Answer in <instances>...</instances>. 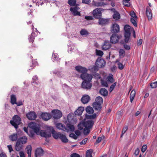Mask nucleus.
Returning <instances> with one entry per match:
<instances>
[{"mask_svg":"<svg viewBox=\"0 0 157 157\" xmlns=\"http://www.w3.org/2000/svg\"><path fill=\"white\" fill-rule=\"evenodd\" d=\"M80 33L82 35H86L87 34V32L86 30L82 29L80 31Z\"/></svg>","mask_w":157,"mask_h":157,"instance_id":"052dcab7","label":"nucleus"},{"mask_svg":"<svg viewBox=\"0 0 157 157\" xmlns=\"http://www.w3.org/2000/svg\"><path fill=\"white\" fill-rule=\"evenodd\" d=\"M93 151L92 150H88L87 151L86 155V157H92V153Z\"/></svg>","mask_w":157,"mask_h":157,"instance_id":"e433bc0d","label":"nucleus"},{"mask_svg":"<svg viewBox=\"0 0 157 157\" xmlns=\"http://www.w3.org/2000/svg\"><path fill=\"white\" fill-rule=\"evenodd\" d=\"M150 86L152 88H156L157 86V81L153 82H152Z\"/></svg>","mask_w":157,"mask_h":157,"instance_id":"de8ad7c7","label":"nucleus"},{"mask_svg":"<svg viewBox=\"0 0 157 157\" xmlns=\"http://www.w3.org/2000/svg\"><path fill=\"white\" fill-rule=\"evenodd\" d=\"M96 65L97 67L101 68L104 67L105 64V61L101 57L98 58L96 62Z\"/></svg>","mask_w":157,"mask_h":157,"instance_id":"0eeeda50","label":"nucleus"},{"mask_svg":"<svg viewBox=\"0 0 157 157\" xmlns=\"http://www.w3.org/2000/svg\"><path fill=\"white\" fill-rule=\"evenodd\" d=\"M136 94V91L134 90H132L130 94V101L132 102Z\"/></svg>","mask_w":157,"mask_h":157,"instance_id":"c756f323","label":"nucleus"},{"mask_svg":"<svg viewBox=\"0 0 157 157\" xmlns=\"http://www.w3.org/2000/svg\"><path fill=\"white\" fill-rule=\"evenodd\" d=\"M90 100V97L87 95H83L81 99L82 102L84 104L87 103Z\"/></svg>","mask_w":157,"mask_h":157,"instance_id":"6ab92c4d","label":"nucleus"},{"mask_svg":"<svg viewBox=\"0 0 157 157\" xmlns=\"http://www.w3.org/2000/svg\"><path fill=\"white\" fill-rule=\"evenodd\" d=\"M147 149V146L146 145H144L141 148V151L142 152H144Z\"/></svg>","mask_w":157,"mask_h":157,"instance_id":"680f3d73","label":"nucleus"},{"mask_svg":"<svg viewBox=\"0 0 157 157\" xmlns=\"http://www.w3.org/2000/svg\"><path fill=\"white\" fill-rule=\"evenodd\" d=\"M41 117L44 121H47L51 118L52 116L49 113H44L41 114Z\"/></svg>","mask_w":157,"mask_h":157,"instance_id":"f3484780","label":"nucleus"},{"mask_svg":"<svg viewBox=\"0 0 157 157\" xmlns=\"http://www.w3.org/2000/svg\"><path fill=\"white\" fill-rule=\"evenodd\" d=\"M75 134L76 136H77V137L79 136L81 134V132L79 130H75Z\"/></svg>","mask_w":157,"mask_h":157,"instance_id":"e2e57ef3","label":"nucleus"},{"mask_svg":"<svg viewBox=\"0 0 157 157\" xmlns=\"http://www.w3.org/2000/svg\"><path fill=\"white\" fill-rule=\"evenodd\" d=\"M130 0H124L123 1V5L127 6H129L130 5V3L129 2Z\"/></svg>","mask_w":157,"mask_h":157,"instance_id":"37998d69","label":"nucleus"},{"mask_svg":"<svg viewBox=\"0 0 157 157\" xmlns=\"http://www.w3.org/2000/svg\"><path fill=\"white\" fill-rule=\"evenodd\" d=\"M68 121L70 123L74 124L76 123L77 120L75 118H74L73 115L69 114L67 116Z\"/></svg>","mask_w":157,"mask_h":157,"instance_id":"dca6fc26","label":"nucleus"},{"mask_svg":"<svg viewBox=\"0 0 157 157\" xmlns=\"http://www.w3.org/2000/svg\"><path fill=\"white\" fill-rule=\"evenodd\" d=\"M17 134L16 133H13L12 135H11L10 136L9 138L10 140L13 141H15L17 140V138L18 137L17 136Z\"/></svg>","mask_w":157,"mask_h":157,"instance_id":"cd10ccee","label":"nucleus"},{"mask_svg":"<svg viewBox=\"0 0 157 157\" xmlns=\"http://www.w3.org/2000/svg\"><path fill=\"white\" fill-rule=\"evenodd\" d=\"M29 127L32 129L34 132L42 137H47L51 136V131L52 127H49L45 130H40L39 125L36 123L31 122L29 124Z\"/></svg>","mask_w":157,"mask_h":157,"instance_id":"f257e3e1","label":"nucleus"},{"mask_svg":"<svg viewBox=\"0 0 157 157\" xmlns=\"http://www.w3.org/2000/svg\"><path fill=\"white\" fill-rule=\"evenodd\" d=\"M52 116L55 119H58L61 117L62 114L61 112L59 110L55 109L52 111Z\"/></svg>","mask_w":157,"mask_h":157,"instance_id":"423d86ee","label":"nucleus"},{"mask_svg":"<svg viewBox=\"0 0 157 157\" xmlns=\"http://www.w3.org/2000/svg\"><path fill=\"white\" fill-rule=\"evenodd\" d=\"M140 152L139 149L138 148H137L135 151L134 154L136 155H138Z\"/></svg>","mask_w":157,"mask_h":157,"instance_id":"774afa93","label":"nucleus"},{"mask_svg":"<svg viewBox=\"0 0 157 157\" xmlns=\"http://www.w3.org/2000/svg\"><path fill=\"white\" fill-rule=\"evenodd\" d=\"M26 117L29 120H35L37 117V115L34 112L31 111L26 114Z\"/></svg>","mask_w":157,"mask_h":157,"instance_id":"9d476101","label":"nucleus"},{"mask_svg":"<svg viewBox=\"0 0 157 157\" xmlns=\"http://www.w3.org/2000/svg\"><path fill=\"white\" fill-rule=\"evenodd\" d=\"M137 19H136V18H131L130 21L132 24L133 25L135 26L136 27L137 26V23L136 22V21L137 20Z\"/></svg>","mask_w":157,"mask_h":157,"instance_id":"58836bf2","label":"nucleus"},{"mask_svg":"<svg viewBox=\"0 0 157 157\" xmlns=\"http://www.w3.org/2000/svg\"><path fill=\"white\" fill-rule=\"evenodd\" d=\"M25 150L28 155H31V151L32 150V147L31 145H28L27 146Z\"/></svg>","mask_w":157,"mask_h":157,"instance_id":"2f4dec72","label":"nucleus"},{"mask_svg":"<svg viewBox=\"0 0 157 157\" xmlns=\"http://www.w3.org/2000/svg\"><path fill=\"white\" fill-rule=\"evenodd\" d=\"M94 124V122L91 120H89L86 122L82 121L78 125V128L79 130H82L84 128V134L87 135L90 132V129L91 128Z\"/></svg>","mask_w":157,"mask_h":157,"instance_id":"f03ea898","label":"nucleus"},{"mask_svg":"<svg viewBox=\"0 0 157 157\" xmlns=\"http://www.w3.org/2000/svg\"><path fill=\"white\" fill-rule=\"evenodd\" d=\"M92 14L94 18L99 19L101 16V10L100 9H96L93 11Z\"/></svg>","mask_w":157,"mask_h":157,"instance_id":"6e6552de","label":"nucleus"},{"mask_svg":"<svg viewBox=\"0 0 157 157\" xmlns=\"http://www.w3.org/2000/svg\"><path fill=\"white\" fill-rule=\"evenodd\" d=\"M120 31L119 25L116 23L113 24L111 27V31L113 33H118Z\"/></svg>","mask_w":157,"mask_h":157,"instance_id":"9b49d317","label":"nucleus"},{"mask_svg":"<svg viewBox=\"0 0 157 157\" xmlns=\"http://www.w3.org/2000/svg\"><path fill=\"white\" fill-rule=\"evenodd\" d=\"M78 8L77 6L71 7L70 10L74 16H80V12L78 11Z\"/></svg>","mask_w":157,"mask_h":157,"instance_id":"ddd939ff","label":"nucleus"},{"mask_svg":"<svg viewBox=\"0 0 157 157\" xmlns=\"http://www.w3.org/2000/svg\"><path fill=\"white\" fill-rule=\"evenodd\" d=\"M59 139L61 140V141L64 143H67L68 142V140L66 136L64 134L61 133Z\"/></svg>","mask_w":157,"mask_h":157,"instance_id":"a878e982","label":"nucleus"},{"mask_svg":"<svg viewBox=\"0 0 157 157\" xmlns=\"http://www.w3.org/2000/svg\"><path fill=\"white\" fill-rule=\"evenodd\" d=\"M118 67L120 70L123 69L124 67V66L120 62H118L117 64Z\"/></svg>","mask_w":157,"mask_h":157,"instance_id":"09e8293b","label":"nucleus"},{"mask_svg":"<svg viewBox=\"0 0 157 157\" xmlns=\"http://www.w3.org/2000/svg\"><path fill=\"white\" fill-rule=\"evenodd\" d=\"M56 126L59 129L62 130L64 131L68 132V130L66 128L65 126L61 123H58L56 124Z\"/></svg>","mask_w":157,"mask_h":157,"instance_id":"aec40b11","label":"nucleus"},{"mask_svg":"<svg viewBox=\"0 0 157 157\" xmlns=\"http://www.w3.org/2000/svg\"><path fill=\"white\" fill-rule=\"evenodd\" d=\"M102 138L101 137H98L97 139L95 144H97L100 143L102 140Z\"/></svg>","mask_w":157,"mask_h":157,"instance_id":"13d9d810","label":"nucleus"},{"mask_svg":"<svg viewBox=\"0 0 157 157\" xmlns=\"http://www.w3.org/2000/svg\"><path fill=\"white\" fill-rule=\"evenodd\" d=\"M10 99V102L12 105H14L16 103V98L15 95L13 94L11 96Z\"/></svg>","mask_w":157,"mask_h":157,"instance_id":"7c9ffc66","label":"nucleus"},{"mask_svg":"<svg viewBox=\"0 0 157 157\" xmlns=\"http://www.w3.org/2000/svg\"><path fill=\"white\" fill-rule=\"evenodd\" d=\"M96 55L100 56H102L103 54V52L102 51L98 49L96 50Z\"/></svg>","mask_w":157,"mask_h":157,"instance_id":"ea45409f","label":"nucleus"},{"mask_svg":"<svg viewBox=\"0 0 157 157\" xmlns=\"http://www.w3.org/2000/svg\"><path fill=\"white\" fill-rule=\"evenodd\" d=\"M27 139L25 136L19 138L17 140V141L22 144H25L27 142Z\"/></svg>","mask_w":157,"mask_h":157,"instance_id":"5701e85b","label":"nucleus"},{"mask_svg":"<svg viewBox=\"0 0 157 157\" xmlns=\"http://www.w3.org/2000/svg\"><path fill=\"white\" fill-rule=\"evenodd\" d=\"M86 111L88 113L90 114L93 113L94 112L93 108L90 106H88L86 108Z\"/></svg>","mask_w":157,"mask_h":157,"instance_id":"f704fd0d","label":"nucleus"},{"mask_svg":"<svg viewBox=\"0 0 157 157\" xmlns=\"http://www.w3.org/2000/svg\"><path fill=\"white\" fill-rule=\"evenodd\" d=\"M109 21L108 19H105L103 18H99L98 23L101 25H104L106 24Z\"/></svg>","mask_w":157,"mask_h":157,"instance_id":"393cba45","label":"nucleus"},{"mask_svg":"<svg viewBox=\"0 0 157 157\" xmlns=\"http://www.w3.org/2000/svg\"><path fill=\"white\" fill-rule=\"evenodd\" d=\"M34 37L35 33H32L30 36L29 38V41L30 42H33L35 38Z\"/></svg>","mask_w":157,"mask_h":157,"instance_id":"79ce46f5","label":"nucleus"},{"mask_svg":"<svg viewBox=\"0 0 157 157\" xmlns=\"http://www.w3.org/2000/svg\"><path fill=\"white\" fill-rule=\"evenodd\" d=\"M52 134L53 137L55 139H58L59 138L61 133L60 132H57L54 129L53 127H51V134Z\"/></svg>","mask_w":157,"mask_h":157,"instance_id":"4468645a","label":"nucleus"},{"mask_svg":"<svg viewBox=\"0 0 157 157\" xmlns=\"http://www.w3.org/2000/svg\"><path fill=\"white\" fill-rule=\"evenodd\" d=\"M101 83L102 85L106 87H107L108 86V84L106 81L102 80L101 81Z\"/></svg>","mask_w":157,"mask_h":157,"instance_id":"864d4df0","label":"nucleus"},{"mask_svg":"<svg viewBox=\"0 0 157 157\" xmlns=\"http://www.w3.org/2000/svg\"><path fill=\"white\" fill-rule=\"evenodd\" d=\"M105 4L102 2H98L96 3V5L98 6H104Z\"/></svg>","mask_w":157,"mask_h":157,"instance_id":"4d7b16f0","label":"nucleus"},{"mask_svg":"<svg viewBox=\"0 0 157 157\" xmlns=\"http://www.w3.org/2000/svg\"><path fill=\"white\" fill-rule=\"evenodd\" d=\"M130 15L133 18H136V19H137V17L136 16V13L133 11H131L130 13Z\"/></svg>","mask_w":157,"mask_h":157,"instance_id":"a18cd8bd","label":"nucleus"},{"mask_svg":"<svg viewBox=\"0 0 157 157\" xmlns=\"http://www.w3.org/2000/svg\"><path fill=\"white\" fill-rule=\"evenodd\" d=\"M128 129V127L127 126H125L124 128H123L122 130V134L121 137H122L123 135L126 132Z\"/></svg>","mask_w":157,"mask_h":157,"instance_id":"603ef678","label":"nucleus"},{"mask_svg":"<svg viewBox=\"0 0 157 157\" xmlns=\"http://www.w3.org/2000/svg\"><path fill=\"white\" fill-rule=\"evenodd\" d=\"M120 38L119 36L117 34H113L110 38V41L113 44H115L118 42Z\"/></svg>","mask_w":157,"mask_h":157,"instance_id":"f8f14e48","label":"nucleus"},{"mask_svg":"<svg viewBox=\"0 0 157 157\" xmlns=\"http://www.w3.org/2000/svg\"><path fill=\"white\" fill-rule=\"evenodd\" d=\"M116 85V82L114 83L112 85H111L110 88V92H112L115 86Z\"/></svg>","mask_w":157,"mask_h":157,"instance_id":"5fc2aeb1","label":"nucleus"},{"mask_svg":"<svg viewBox=\"0 0 157 157\" xmlns=\"http://www.w3.org/2000/svg\"><path fill=\"white\" fill-rule=\"evenodd\" d=\"M108 81L110 82L111 83H113L114 82V79L113 77V75H110L109 76L107 77Z\"/></svg>","mask_w":157,"mask_h":157,"instance_id":"c03bdc74","label":"nucleus"},{"mask_svg":"<svg viewBox=\"0 0 157 157\" xmlns=\"http://www.w3.org/2000/svg\"><path fill=\"white\" fill-rule=\"evenodd\" d=\"M100 93L101 95L104 96L107 95L108 93L107 90L105 88L101 89L100 90Z\"/></svg>","mask_w":157,"mask_h":157,"instance_id":"473e14b6","label":"nucleus"},{"mask_svg":"<svg viewBox=\"0 0 157 157\" xmlns=\"http://www.w3.org/2000/svg\"><path fill=\"white\" fill-rule=\"evenodd\" d=\"M146 14L148 18L149 19H151L152 17V14L151 9L148 7L147 8Z\"/></svg>","mask_w":157,"mask_h":157,"instance_id":"b1692460","label":"nucleus"},{"mask_svg":"<svg viewBox=\"0 0 157 157\" xmlns=\"http://www.w3.org/2000/svg\"><path fill=\"white\" fill-rule=\"evenodd\" d=\"M33 80L32 82L33 83H35L36 84H38L37 83V82L38 78H37V77L36 76H34L33 77Z\"/></svg>","mask_w":157,"mask_h":157,"instance_id":"8fccbe9b","label":"nucleus"},{"mask_svg":"<svg viewBox=\"0 0 157 157\" xmlns=\"http://www.w3.org/2000/svg\"><path fill=\"white\" fill-rule=\"evenodd\" d=\"M80 76L83 81L90 82H91L93 77L91 74L87 73L86 72L85 73L82 74Z\"/></svg>","mask_w":157,"mask_h":157,"instance_id":"39448f33","label":"nucleus"},{"mask_svg":"<svg viewBox=\"0 0 157 157\" xmlns=\"http://www.w3.org/2000/svg\"><path fill=\"white\" fill-rule=\"evenodd\" d=\"M85 18L87 20H92L93 19V17L92 16H86L85 17Z\"/></svg>","mask_w":157,"mask_h":157,"instance_id":"69168bd1","label":"nucleus"},{"mask_svg":"<svg viewBox=\"0 0 157 157\" xmlns=\"http://www.w3.org/2000/svg\"><path fill=\"white\" fill-rule=\"evenodd\" d=\"M44 154V151L41 148H37L36 149L35 152V156H41Z\"/></svg>","mask_w":157,"mask_h":157,"instance_id":"412c9836","label":"nucleus"},{"mask_svg":"<svg viewBox=\"0 0 157 157\" xmlns=\"http://www.w3.org/2000/svg\"><path fill=\"white\" fill-rule=\"evenodd\" d=\"M67 128L68 129H67L68 130V131H73L75 130V127L74 125H72L67 124Z\"/></svg>","mask_w":157,"mask_h":157,"instance_id":"4c0bfd02","label":"nucleus"},{"mask_svg":"<svg viewBox=\"0 0 157 157\" xmlns=\"http://www.w3.org/2000/svg\"><path fill=\"white\" fill-rule=\"evenodd\" d=\"M84 110V108L83 107H79L75 111V114L77 115H81L83 111Z\"/></svg>","mask_w":157,"mask_h":157,"instance_id":"4be33fe9","label":"nucleus"},{"mask_svg":"<svg viewBox=\"0 0 157 157\" xmlns=\"http://www.w3.org/2000/svg\"><path fill=\"white\" fill-rule=\"evenodd\" d=\"M92 84L90 82L83 81L82 83V88L86 90L90 89L92 87Z\"/></svg>","mask_w":157,"mask_h":157,"instance_id":"1a4fd4ad","label":"nucleus"},{"mask_svg":"<svg viewBox=\"0 0 157 157\" xmlns=\"http://www.w3.org/2000/svg\"><path fill=\"white\" fill-rule=\"evenodd\" d=\"M87 138H85L84 139L82 142H80L79 144L81 145L82 144H86L87 141Z\"/></svg>","mask_w":157,"mask_h":157,"instance_id":"bf43d9fd","label":"nucleus"},{"mask_svg":"<svg viewBox=\"0 0 157 157\" xmlns=\"http://www.w3.org/2000/svg\"><path fill=\"white\" fill-rule=\"evenodd\" d=\"M75 68L77 71L82 74L85 73L87 71V70L86 68L81 66H76Z\"/></svg>","mask_w":157,"mask_h":157,"instance_id":"2eb2a0df","label":"nucleus"},{"mask_svg":"<svg viewBox=\"0 0 157 157\" xmlns=\"http://www.w3.org/2000/svg\"><path fill=\"white\" fill-rule=\"evenodd\" d=\"M113 17L116 20L119 19L120 18V14L118 12H115L113 16Z\"/></svg>","mask_w":157,"mask_h":157,"instance_id":"c9c22d12","label":"nucleus"},{"mask_svg":"<svg viewBox=\"0 0 157 157\" xmlns=\"http://www.w3.org/2000/svg\"><path fill=\"white\" fill-rule=\"evenodd\" d=\"M83 3L88 4L90 3L91 2L90 0H82Z\"/></svg>","mask_w":157,"mask_h":157,"instance_id":"338daca9","label":"nucleus"},{"mask_svg":"<svg viewBox=\"0 0 157 157\" xmlns=\"http://www.w3.org/2000/svg\"><path fill=\"white\" fill-rule=\"evenodd\" d=\"M97 115L95 113H94L92 115L88 116L86 117L90 119H94L95 118L97 117Z\"/></svg>","mask_w":157,"mask_h":157,"instance_id":"49530a36","label":"nucleus"},{"mask_svg":"<svg viewBox=\"0 0 157 157\" xmlns=\"http://www.w3.org/2000/svg\"><path fill=\"white\" fill-rule=\"evenodd\" d=\"M22 144L17 141L15 146V149L17 151H19L22 149Z\"/></svg>","mask_w":157,"mask_h":157,"instance_id":"bb28decb","label":"nucleus"},{"mask_svg":"<svg viewBox=\"0 0 157 157\" xmlns=\"http://www.w3.org/2000/svg\"><path fill=\"white\" fill-rule=\"evenodd\" d=\"M71 157H80V155L77 153H73L71 155Z\"/></svg>","mask_w":157,"mask_h":157,"instance_id":"0e129e2a","label":"nucleus"},{"mask_svg":"<svg viewBox=\"0 0 157 157\" xmlns=\"http://www.w3.org/2000/svg\"><path fill=\"white\" fill-rule=\"evenodd\" d=\"M103 102V99L102 98L100 97H97L95 99V101L94 102L98 103V104L100 103V104H101Z\"/></svg>","mask_w":157,"mask_h":157,"instance_id":"72a5a7b5","label":"nucleus"},{"mask_svg":"<svg viewBox=\"0 0 157 157\" xmlns=\"http://www.w3.org/2000/svg\"><path fill=\"white\" fill-rule=\"evenodd\" d=\"M68 3L71 6H74L76 3V0H69Z\"/></svg>","mask_w":157,"mask_h":157,"instance_id":"a19ab883","label":"nucleus"},{"mask_svg":"<svg viewBox=\"0 0 157 157\" xmlns=\"http://www.w3.org/2000/svg\"><path fill=\"white\" fill-rule=\"evenodd\" d=\"M21 119L20 117L18 115H14L13 118V120L10 121V124L16 128H18V125L21 122Z\"/></svg>","mask_w":157,"mask_h":157,"instance_id":"20e7f679","label":"nucleus"},{"mask_svg":"<svg viewBox=\"0 0 157 157\" xmlns=\"http://www.w3.org/2000/svg\"><path fill=\"white\" fill-rule=\"evenodd\" d=\"M125 53L124 50L123 49H120L119 51V55L121 56H124Z\"/></svg>","mask_w":157,"mask_h":157,"instance_id":"3c124183","label":"nucleus"},{"mask_svg":"<svg viewBox=\"0 0 157 157\" xmlns=\"http://www.w3.org/2000/svg\"><path fill=\"white\" fill-rule=\"evenodd\" d=\"M69 136L75 140H76L77 138V136L74 133H71L69 135Z\"/></svg>","mask_w":157,"mask_h":157,"instance_id":"6e6d98bb","label":"nucleus"},{"mask_svg":"<svg viewBox=\"0 0 157 157\" xmlns=\"http://www.w3.org/2000/svg\"><path fill=\"white\" fill-rule=\"evenodd\" d=\"M124 29L125 31L124 37L125 41L126 43L128 42L130 36L131 34V32L132 30L134 34V37H135V31L132 28L128 25H126L124 27Z\"/></svg>","mask_w":157,"mask_h":157,"instance_id":"7ed1b4c3","label":"nucleus"},{"mask_svg":"<svg viewBox=\"0 0 157 157\" xmlns=\"http://www.w3.org/2000/svg\"><path fill=\"white\" fill-rule=\"evenodd\" d=\"M111 45L109 41L106 40L105 41L104 44L102 45V48L103 50H106L109 49L111 47Z\"/></svg>","mask_w":157,"mask_h":157,"instance_id":"a211bd4d","label":"nucleus"},{"mask_svg":"<svg viewBox=\"0 0 157 157\" xmlns=\"http://www.w3.org/2000/svg\"><path fill=\"white\" fill-rule=\"evenodd\" d=\"M93 106L95 110H100L101 108V105L100 104V103L94 102L93 104Z\"/></svg>","mask_w":157,"mask_h":157,"instance_id":"c85d7f7f","label":"nucleus"}]
</instances>
